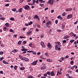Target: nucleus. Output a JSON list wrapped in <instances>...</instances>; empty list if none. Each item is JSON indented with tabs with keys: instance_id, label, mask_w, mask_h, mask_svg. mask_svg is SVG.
I'll return each instance as SVG.
<instances>
[{
	"instance_id": "obj_29",
	"label": "nucleus",
	"mask_w": 78,
	"mask_h": 78,
	"mask_svg": "<svg viewBox=\"0 0 78 78\" xmlns=\"http://www.w3.org/2000/svg\"><path fill=\"white\" fill-rule=\"evenodd\" d=\"M22 8H20L19 9V12H22Z\"/></svg>"
},
{
	"instance_id": "obj_60",
	"label": "nucleus",
	"mask_w": 78,
	"mask_h": 78,
	"mask_svg": "<svg viewBox=\"0 0 78 78\" xmlns=\"http://www.w3.org/2000/svg\"><path fill=\"white\" fill-rule=\"evenodd\" d=\"M45 55H46V56H48V54L47 53H45Z\"/></svg>"
},
{
	"instance_id": "obj_56",
	"label": "nucleus",
	"mask_w": 78,
	"mask_h": 78,
	"mask_svg": "<svg viewBox=\"0 0 78 78\" xmlns=\"http://www.w3.org/2000/svg\"><path fill=\"white\" fill-rule=\"evenodd\" d=\"M61 15H59L57 17V18L58 19H59L60 18H61Z\"/></svg>"
},
{
	"instance_id": "obj_47",
	"label": "nucleus",
	"mask_w": 78,
	"mask_h": 78,
	"mask_svg": "<svg viewBox=\"0 0 78 78\" xmlns=\"http://www.w3.org/2000/svg\"><path fill=\"white\" fill-rule=\"evenodd\" d=\"M33 3H36V0H32Z\"/></svg>"
},
{
	"instance_id": "obj_10",
	"label": "nucleus",
	"mask_w": 78,
	"mask_h": 78,
	"mask_svg": "<svg viewBox=\"0 0 78 78\" xmlns=\"http://www.w3.org/2000/svg\"><path fill=\"white\" fill-rule=\"evenodd\" d=\"M47 46L48 47V48H50V47H51V45L50 43H48V44Z\"/></svg>"
},
{
	"instance_id": "obj_31",
	"label": "nucleus",
	"mask_w": 78,
	"mask_h": 78,
	"mask_svg": "<svg viewBox=\"0 0 78 78\" xmlns=\"http://www.w3.org/2000/svg\"><path fill=\"white\" fill-rule=\"evenodd\" d=\"M0 20H5V18L3 17H1L0 18Z\"/></svg>"
},
{
	"instance_id": "obj_54",
	"label": "nucleus",
	"mask_w": 78,
	"mask_h": 78,
	"mask_svg": "<svg viewBox=\"0 0 78 78\" xmlns=\"http://www.w3.org/2000/svg\"><path fill=\"white\" fill-rule=\"evenodd\" d=\"M46 19L48 21V19H49V18L48 17H46Z\"/></svg>"
},
{
	"instance_id": "obj_25",
	"label": "nucleus",
	"mask_w": 78,
	"mask_h": 78,
	"mask_svg": "<svg viewBox=\"0 0 78 78\" xmlns=\"http://www.w3.org/2000/svg\"><path fill=\"white\" fill-rule=\"evenodd\" d=\"M73 63H74L73 61H72L70 62V64H71V65H73Z\"/></svg>"
},
{
	"instance_id": "obj_63",
	"label": "nucleus",
	"mask_w": 78,
	"mask_h": 78,
	"mask_svg": "<svg viewBox=\"0 0 78 78\" xmlns=\"http://www.w3.org/2000/svg\"><path fill=\"white\" fill-rule=\"evenodd\" d=\"M39 30H38V28H37L36 29V31H39Z\"/></svg>"
},
{
	"instance_id": "obj_18",
	"label": "nucleus",
	"mask_w": 78,
	"mask_h": 78,
	"mask_svg": "<svg viewBox=\"0 0 78 78\" xmlns=\"http://www.w3.org/2000/svg\"><path fill=\"white\" fill-rule=\"evenodd\" d=\"M71 10H72V8L70 9H66V11L68 12L69 11H71Z\"/></svg>"
},
{
	"instance_id": "obj_57",
	"label": "nucleus",
	"mask_w": 78,
	"mask_h": 78,
	"mask_svg": "<svg viewBox=\"0 0 78 78\" xmlns=\"http://www.w3.org/2000/svg\"><path fill=\"white\" fill-rule=\"evenodd\" d=\"M17 36H18V35L16 34L13 35V36H15V37H17Z\"/></svg>"
},
{
	"instance_id": "obj_36",
	"label": "nucleus",
	"mask_w": 78,
	"mask_h": 78,
	"mask_svg": "<svg viewBox=\"0 0 78 78\" xmlns=\"http://www.w3.org/2000/svg\"><path fill=\"white\" fill-rule=\"evenodd\" d=\"M32 53L34 55H36V52L32 51Z\"/></svg>"
},
{
	"instance_id": "obj_22",
	"label": "nucleus",
	"mask_w": 78,
	"mask_h": 78,
	"mask_svg": "<svg viewBox=\"0 0 78 78\" xmlns=\"http://www.w3.org/2000/svg\"><path fill=\"white\" fill-rule=\"evenodd\" d=\"M18 66H14V69L15 70H17V67Z\"/></svg>"
},
{
	"instance_id": "obj_53",
	"label": "nucleus",
	"mask_w": 78,
	"mask_h": 78,
	"mask_svg": "<svg viewBox=\"0 0 78 78\" xmlns=\"http://www.w3.org/2000/svg\"><path fill=\"white\" fill-rule=\"evenodd\" d=\"M62 15L63 16H66V13H63V14H62Z\"/></svg>"
},
{
	"instance_id": "obj_26",
	"label": "nucleus",
	"mask_w": 78,
	"mask_h": 78,
	"mask_svg": "<svg viewBox=\"0 0 78 78\" xmlns=\"http://www.w3.org/2000/svg\"><path fill=\"white\" fill-rule=\"evenodd\" d=\"M18 44L19 45H20V44H22V41H19L18 43Z\"/></svg>"
},
{
	"instance_id": "obj_19",
	"label": "nucleus",
	"mask_w": 78,
	"mask_h": 78,
	"mask_svg": "<svg viewBox=\"0 0 78 78\" xmlns=\"http://www.w3.org/2000/svg\"><path fill=\"white\" fill-rule=\"evenodd\" d=\"M23 59L25 61H29V59H28V58H24Z\"/></svg>"
},
{
	"instance_id": "obj_41",
	"label": "nucleus",
	"mask_w": 78,
	"mask_h": 78,
	"mask_svg": "<svg viewBox=\"0 0 78 78\" xmlns=\"http://www.w3.org/2000/svg\"><path fill=\"white\" fill-rule=\"evenodd\" d=\"M27 52V53H32L33 51H28Z\"/></svg>"
},
{
	"instance_id": "obj_52",
	"label": "nucleus",
	"mask_w": 78,
	"mask_h": 78,
	"mask_svg": "<svg viewBox=\"0 0 78 78\" xmlns=\"http://www.w3.org/2000/svg\"><path fill=\"white\" fill-rule=\"evenodd\" d=\"M23 44H27V42H26L25 41H24L23 42Z\"/></svg>"
},
{
	"instance_id": "obj_7",
	"label": "nucleus",
	"mask_w": 78,
	"mask_h": 78,
	"mask_svg": "<svg viewBox=\"0 0 78 78\" xmlns=\"http://www.w3.org/2000/svg\"><path fill=\"white\" fill-rule=\"evenodd\" d=\"M69 35H66L63 37V39H68L69 38Z\"/></svg>"
},
{
	"instance_id": "obj_13",
	"label": "nucleus",
	"mask_w": 78,
	"mask_h": 78,
	"mask_svg": "<svg viewBox=\"0 0 78 78\" xmlns=\"http://www.w3.org/2000/svg\"><path fill=\"white\" fill-rule=\"evenodd\" d=\"M45 69H46V67H45V66H43L41 68V70H45Z\"/></svg>"
},
{
	"instance_id": "obj_59",
	"label": "nucleus",
	"mask_w": 78,
	"mask_h": 78,
	"mask_svg": "<svg viewBox=\"0 0 78 78\" xmlns=\"http://www.w3.org/2000/svg\"><path fill=\"white\" fill-rule=\"evenodd\" d=\"M25 51L23 52V54H25L26 53H27V51Z\"/></svg>"
},
{
	"instance_id": "obj_16",
	"label": "nucleus",
	"mask_w": 78,
	"mask_h": 78,
	"mask_svg": "<svg viewBox=\"0 0 78 78\" xmlns=\"http://www.w3.org/2000/svg\"><path fill=\"white\" fill-rule=\"evenodd\" d=\"M5 25L7 27H8L9 25V24L8 23H7L5 24Z\"/></svg>"
},
{
	"instance_id": "obj_61",
	"label": "nucleus",
	"mask_w": 78,
	"mask_h": 78,
	"mask_svg": "<svg viewBox=\"0 0 78 78\" xmlns=\"http://www.w3.org/2000/svg\"><path fill=\"white\" fill-rule=\"evenodd\" d=\"M0 73H1V74H3V72L2 71H1L0 72Z\"/></svg>"
},
{
	"instance_id": "obj_33",
	"label": "nucleus",
	"mask_w": 78,
	"mask_h": 78,
	"mask_svg": "<svg viewBox=\"0 0 78 78\" xmlns=\"http://www.w3.org/2000/svg\"><path fill=\"white\" fill-rule=\"evenodd\" d=\"M74 41H75L74 40H72L70 41V42H71V43H73Z\"/></svg>"
},
{
	"instance_id": "obj_4",
	"label": "nucleus",
	"mask_w": 78,
	"mask_h": 78,
	"mask_svg": "<svg viewBox=\"0 0 78 78\" xmlns=\"http://www.w3.org/2000/svg\"><path fill=\"white\" fill-rule=\"evenodd\" d=\"M37 60H36V61H34L33 62L31 63V65H32L33 66H36V64H37Z\"/></svg>"
},
{
	"instance_id": "obj_28",
	"label": "nucleus",
	"mask_w": 78,
	"mask_h": 78,
	"mask_svg": "<svg viewBox=\"0 0 78 78\" xmlns=\"http://www.w3.org/2000/svg\"><path fill=\"white\" fill-rule=\"evenodd\" d=\"M10 32H12L13 33H14V30L11 29L10 30H9Z\"/></svg>"
},
{
	"instance_id": "obj_24",
	"label": "nucleus",
	"mask_w": 78,
	"mask_h": 78,
	"mask_svg": "<svg viewBox=\"0 0 78 78\" xmlns=\"http://www.w3.org/2000/svg\"><path fill=\"white\" fill-rule=\"evenodd\" d=\"M12 11H14V12H15V11H17V9H16V8H14L13 9H12Z\"/></svg>"
},
{
	"instance_id": "obj_34",
	"label": "nucleus",
	"mask_w": 78,
	"mask_h": 78,
	"mask_svg": "<svg viewBox=\"0 0 78 78\" xmlns=\"http://www.w3.org/2000/svg\"><path fill=\"white\" fill-rule=\"evenodd\" d=\"M10 20H12V21H14V19L12 17H11L10 19Z\"/></svg>"
},
{
	"instance_id": "obj_55",
	"label": "nucleus",
	"mask_w": 78,
	"mask_h": 78,
	"mask_svg": "<svg viewBox=\"0 0 78 78\" xmlns=\"http://www.w3.org/2000/svg\"><path fill=\"white\" fill-rule=\"evenodd\" d=\"M39 0H37L36 1H35V2L37 3H37H39Z\"/></svg>"
},
{
	"instance_id": "obj_23",
	"label": "nucleus",
	"mask_w": 78,
	"mask_h": 78,
	"mask_svg": "<svg viewBox=\"0 0 78 78\" xmlns=\"http://www.w3.org/2000/svg\"><path fill=\"white\" fill-rule=\"evenodd\" d=\"M47 61H48V62H51V59H47Z\"/></svg>"
},
{
	"instance_id": "obj_42",
	"label": "nucleus",
	"mask_w": 78,
	"mask_h": 78,
	"mask_svg": "<svg viewBox=\"0 0 78 78\" xmlns=\"http://www.w3.org/2000/svg\"><path fill=\"white\" fill-rule=\"evenodd\" d=\"M9 6V4H7L5 5V6Z\"/></svg>"
},
{
	"instance_id": "obj_3",
	"label": "nucleus",
	"mask_w": 78,
	"mask_h": 78,
	"mask_svg": "<svg viewBox=\"0 0 78 78\" xmlns=\"http://www.w3.org/2000/svg\"><path fill=\"white\" fill-rule=\"evenodd\" d=\"M54 1L53 0H49L48 2H47L48 4H50L51 5H52L53 4V2Z\"/></svg>"
},
{
	"instance_id": "obj_32",
	"label": "nucleus",
	"mask_w": 78,
	"mask_h": 78,
	"mask_svg": "<svg viewBox=\"0 0 78 78\" xmlns=\"http://www.w3.org/2000/svg\"><path fill=\"white\" fill-rule=\"evenodd\" d=\"M57 32H58V33H60V32H61L62 31L61 30L58 29V30H57Z\"/></svg>"
},
{
	"instance_id": "obj_58",
	"label": "nucleus",
	"mask_w": 78,
	"mask_h": 78,
	"mask_svg": "<svg viewBox=\"0 0 78 78\" xmlns=\"http://www.w3.org/2000/svg\"><path fill=\"white\" fill-rule=\"evenodd\" d=\"M48 9V7H47V8H45L44 9V11H47V9Z\"/></svg>"
},
{
	"instance_id": "obj_6",
	"label": "nucleus",
	"mask_w": 78,
	"mask_h": 78,
	"mask_svg": "<svg viewBox=\"0 0 78 78\" xmlns=\"http://www.w3.org/2000/svg\"><path fill=\"white\" fill-rule=\"evenodd\" d=\"M72 15L71 14L67 16V19H70V18H72Z\"/></svg>"
},
{
	"instance_id": "obj_21",
	"label": "nucleus",
	"mask_w": 78,
	"mask_h": 78,
	"mask_svg": "<svg viewBox=\"0 0 78 78\" xmlns=\"http://www.w3.org/2000/svg\"><path fill=\"white\" fill-rule=\"evenodd\" d=\"M47 24L48 25H51V22L50 21H48L47 23Z\"/></svg>"
},
{
	"instance_id": "obj_2",
	"label": "nucleus",
	"mask_w": 78,
	"mask_h": 78,
	"mask_svg": "<svg viewBox=\"0 0 78 78\" xmlns=\"http://www.w3.org/2000/svg\"><path fill=\"white\" fill-rule=\"evenodd\" d=\"M24 9L26 10H30V9H31L30 8L29 5H27L25 6L24 7Z\"/></svg>"
},
{
	"instance_id": "obj_37",
	"label": "nucleus",
	"mask_w": 78,
	"mask_h": 78,
	"mask_svg": "<svg viewBox=\"0 0 78 78\" xmlns=\"http://www.w3.org/2000/svg\"><path fill=\"white\" fill-rule=\"evenodd\" d=\"M55 22V24H58V20H56Z\"/></svg>"
},
{
	"instance_id": "obj_17",
	"label": "nucleus",
	"mask_w": 78,
	"mask_h": 78,
	"mask_svg": "<svg viewBox=\"0 0 78 78\" xmlns=\"http://www.w3.org/2000/svg\"><path fill=\"white\" fill-rule=\"evenodd\" d=\"M21 51H28V49H26L25 48H23L22 49V50H21Z\"/></svg>"
},
{
	"instance_id": "obj_43",
	"label": "nucleus",
	"mask_w": 78,
	"mask_h": 78,
	"mask_svg": "<svg viewBox=\"0 0 78 78\" xmlns=\"http://www.w3.org/2000/svg\"><path fill=\"white\" fill-rule=\"evenodd\" d=\"M32 45H33V44L30 43L29 44V47H32Z\"/></svg>"
},
{
	"instance_id": "obj_14",
	"label": "nucleus",
	"mask_w": 78,
	"mask_h": 78,
	"mask_svg": "<svg viewBox=\"0 0 78 78\" xmlns=\"http://www.w3.org/2000/svg\"><path fill=\"white\" fill-rule=\"evenodd\" d=\"M17 51H18L17 49H14L12 51L13 53H16V52H17Z\"/></svg>"
},
{
	"instance_id": "obj_35",
	"label": "nucleus",
	"mask_w": 78,
	"mask_h": 78,
	"mask_svg": "<svg viewBox=\"0 0 78 78\" xmlns=\"http://www.w3.org/2000/svg\"><path fill=\"white\" fill-rule=\"evenodd\" d=\"M4 59V57H2L1 58H0V61H2L3 60V59Z\"/></svg>"
},
{
	"instance_id": "obj_12",
	"label": "nucleus",
	"mask_w": 78,
	"mask_h": 78,
	"mask_svg": "<svg viewBox=\"0 0 78 78\" xmlns=\"http://www.w3.org/2000/svg\"><path fill=\"white\" fill-rule=\"evenodd\" d=\"M19 57L20 58L21 60H22V61H23V60H24V58H23V57L21 55H20L19 56Z\"/></svg>"
},
{
	"instance_id": "obj_11",
	"label": "nucleus",
	"mask_w": 78,
	"mask_h": 78,
	"mask_svg": "<svg viewBox=\"0 0 78 78\" xmlns=\"http://www.w3.org/2000/svg\"><path fill=\"white\" fill-rule=\"evenodd\" d=\"M2 62L5 64H9V63L7 62L5 60H3Z\"/></svg>"
},
{
	"instance_id": "obj_39",
	"label": "nucleus",
	"mask_w": 78,
	"mask_h": 78,
	"mask_svg": "<svg viewBox=\"0 0 78 78\" xmlns=\"http://www.w3.org/2000/svg\"><path fill=\"white\" fill-rule=\"evenodd\" d=\"M4 53V52L3 51H1L0 52V55H3Z\"/></svg>"
},
{
	"instance_id": "obj_46",
	"label": "nucleus",
	"mask_w": 78,
	"mask_h": 78,
	"mask_svg": "<svg viewBox=\"0 0 78 78\" xmlns=\"http://www.w3.org/2000/svg\"><path fill=\"white\" fill-rule=\"evenodd\" d=\"M39 1L41 3H43V0H39Z\"/></svg>"
},
{
	"instance_id": "obj_45",
	"label": "nucleus",
	"mask_w": 78,
	"mask_h": 78,
	"mask_svg": "<svg viewBox=\"0 0 78 78\" xmlns=\"http://www.w3.org/2000/svg\"><path fill=\"white\" fill-rule=\"evenodd\" d=\"M3 30L5 31V30H6V27H3Z\"/></svg>"
},
{
	"instance_id": "obj_48",
	"label": "nucleus",
	"mask_w": 78,
	"mask_h": 78,
	"mask_svg": "<svg viewBox=\"0 0 78 78\" xmlns=\"http://www.w3.org/2000/svg\"><path fill=\"white\" fill-rule=\"evenodd\" d=\"M44 76H47V74L46 73L44 74Z\"/></svg>"
},
{
	"instance_id": "obj_8",
	"label": "nucleus",
	"mask_w": 78,
	"mask_h": 78,
	"mask_svg": "<svg viewBox=\"0 0 78 78\" xmlns=\"http://www.w3.org/2000/svg\"><path fill=\"white\" fill-rule=\"evenodd\" d=\"M41 45H42V47H45V45H44V43L43 41L41 42Z\"/></svg>"
},
{
	"instance_id": "obj_30",
	"label": "nucleus",
	"mask_w": 78,
	"mask_h": 78,
	"mask_svg": "<svg viewBox=\"0 0 78 78\" xmlns=\"http://www.w3.org/2000/svg\"><path fill=\"white\" fill-rule=\"evenodd\" d=\"M69 34H71V37L72 36H73V35H74V33H71Z\"/></svg>"
},
{
	"instance_id": "obj_9",
	"label": "nucleus",
	"mask_w": 78,
	"mask_h": 78,
	"mask_svg": "<svg viewBox=\"0 0 78 78\" xmlns=\"http://www.w3.org/2000/svg\"><path fill=\"white\" fill-rule=\"evenodd\" d=\"M35 19H38V20H39V16L35 15L34 16Z\"/></svg>"
},
{
	"instance_id": "obj_50",
	"label": "nucleus",
	"mask_w": 78,
	"mask_h": 78,
	"mask_svg": "<svg viewBox=\"0 0 78 78\" xmlns=\"http://www.w3.org/2000/svg\"><path fill=\"white\" fill-rule=\"evenodd\" d=\"M33 30H34V29L33 28H30V30H30V31H33Z\"/></svg>"
},
{
	"instance_id": "obj_51",
	"label": "nucleus",
	"mask_w": 78,
	"mask_h": 78,
	"mask_svg": "<svg viewBox=\"0 0 78 78\" xmlns=\"http://www.w3.org/2000/svg\"><path fill=\"white\" fill-rule=\"evenodd\" d=\"M78 23V21H76V22H75L74 24V25H76L77 23Z\"/></svg>"
},
{
	"instance_id": "obj_49",
	"label": "nucleus",
	"mask_w": 78,
	"mask_h": 78,
	"mask_svg": "<svg viewBox=\"0 0 78 78\" xmlns=\"http://www.w3.org/2000/svg\"><path fill=\"white\" fill-rule=\"evenodd\" d=\"M67 41L66 40L63 41V43H66Z\"/></svg>"
},
{
	"instance_id": "obj_15",
	"label": "nucleus",
	"mask_w": 78,
	"mask_h": 78,
	"mask_svg": "<svg viewBox=\"0 0 78 78\" xmlns=\"http://www.w3.org/2000/svg\"><path fill=\"white\" fill-rule=\"evenodd\" d=\"M50 75L51 76H55V74H54V73L53 72H51L50 73Z\"/></svg>"
},
{
	"instance_id": "obj_38",
	"label": "nucleus",
	"mask_w": 78,
	"mask_h": 78,
	"mask_svg": "<svg viewBox=\"0 0 78 78\" xmlns=\"http://www.w3.org/2000/svg\"><path fill=\"white\" fill-rule=\"evenodd\" d=\"M47 74L48 75H50V71H48V72H47Z\"/></svg>"
},
{
	"instance_id": "obj_1",
	"label": "nucleus",
	"mask_w": 78,
	"mask_h": 78,
	"mask_svg": "<svg viewBox=\"0 0 78 78\" xmlns=\"http://www.w3.org/2000/svg\"><path fill=\"white\" fill-rule=\"evenodd\" d=\"M61 44H58V45H55V49L56 50H61Z\"/></svg>"
},
{
	"instance_id": "obj_27",
	"label": "nucleus",
	"mask_w": 78,
	"mask_h": 78,
	"mask_svg": "<svg viewBox=\"0 0 78 78\" xmlns=\"http://www.w3.org/2000/svg\"><path fill=\"white\" fill-rule=\"evenodd\" d=\"M20 39H24V38H25V37L23 36V37H22V36H20Z\"/></svg>"
},
{
	"instance_id": "obj_44",
	"label": "nucleus",
	"mask_w": 78,
	"mask_h": 78,
	"mask_svg": "<svg viewBox=\"0 0 78 78\" xmlns=\"http://www.w3.org/2000/svg\"><path fill=\"white\" fill-rule=\"evenodd\" d=\"M69 58V55H66V57L65 58V59L66 58V59H67L68 58Z\"/></svg>"
},
{
	"instance_id": "obj_64",
	"label": "nucleus",
	"mask_w": 78,
	"mask_h": 78,
	"mask_svg": "<svg viewBox=\"0 0 78 78\" xmlns=\"http://www.w3.org/2000/svg\"><path fill=\"white\" fill-rule=\"evenodd\" d=\"M69 78H74V77L72 76H69Z\"/></svg>"
},
{
	"instance_id": "obj_40",
	"label": "nucleus",
	"mask_w": 78,
	"mask_h": 78,
	"mask_svg": "<svg viewBox=\"0 0 78 78\" xmlns=\"http://www.w3.org/2000/svg\"><path fill=\"white\" fill-rule=\"evenodd\" d=\"M62 29H64V28H65V25H62Z\"/></svg>"
},
{
	"instance_id": "obj_20",
	"label": "nucleus",
	"mask_w": 78,
	"mask_h": 78,
	"mask_svg": "<svg viewBox=\"0 0 78 78\" xmlns=\"http://www.w3.org/2000/svg\"><path fill=\"white\" fill-rule=\"evenodd\" d=\"M21 70H24L25 69V67H23L22 68H20Z\"/></svg>"
},
{
	"instance_id": "obj_62",
	"label": "nucleus",
	"mask_w": 78,
	"mask_h": 78,
	"mask_svg": "<svg viewBox=\"0 0 78 78\" xmlns=\"http://www.w3.org/2000/svg\"><path fill=\"white\" fill-rule=\"evenodd\" d=\"M41 59H45V58L42 57H41Z\"/></svg>"
},
{
	"instance_id": "obj_5",
	"label": "nucleus",
	"mask_w": 78,
	"mask_h": 78,
	"mask_svg": "<svg viewBox=\"0 0 78 78\" xmlns=\"http://www.w3.org/2000/svg\"><path fill=\"white\" fill-rule=\"evenodd\" d=\"M32 33V31H30V30L28 31V32H27V35H31V34Z\"/></svg>"
}]
</instances>
